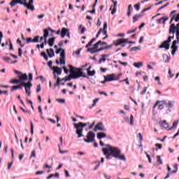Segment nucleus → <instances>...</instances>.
Returning a JSON list of instances; mask_svg holds the SVG:
<instances>
[{"mask_svg":"<svg viewBox=\"0 0 179 179\" xmlns=\"http://www.w3.org/2000/svg\"><path fill=\"white\" fill-rule=\"evenodd\" d=\"M102 152L108 160H110L112 156L115 159L127 162V157H125V155L121 154V150L118 147H114L108 144L106 145V148L102 149Z\"/></svg>","mask_w":179,"mask_h":179,"instance_id":"obj_1","label":"nucleus"},{"mask_svg":"<svg viewBox=\"0 0 179 179\" xmlns=\"http://www.w3.org/2000/svg\"><path fill=\"white\" fill-rule=\"evenodd\" d=\"M69 68L70 69V73L68 77L66 76L64 78L62 79V82L63 80H65V82H69L71 79H79V78H88L85 73H83L82 71H83V69L82 68H76L73 67L71 64H69Z\"/></svg>","mask_w":179,"mask_h":179,"instance_id":"obj_2","label":"nucleus"},{"mask_svg":"<svg viewBox=\"0 0 179 179\" xmlns=\"http://www.w3.org/2000/svg\"><path fill=\"white\" fill-rule=\"evenodd\" d=\"M17 3H20V5H23L25 8H27V9H28L29 10H31L32 12L35 10L34 5V0H29L28 3L23 2L22 0H13L10 3V6H11V8H13L15 5H17Z\"/></svg>","mask_w":179,"mask_h":179,"instance_id":"obj_3","label":"nucleus"},{"mask_svg":"<svg viewBox=\"0 0 179 179\" xmlns=\"http://www.w3.org/2000/svg\"><path fill=\"white\" fill-rule=\"evenodd\" d=\"M74 128L76 129V134L77 138H83L85 135H83V128L87 126V123L78 122V123H73Z\"/></svg>","mask_w":179,"mask_h":179,"instance_id":"obj_4","label":"nucleus"},{"mask_svg":"<svg viewBox=\"0 0 179 179\" xmlns=\"http://www.w3.org/2000/svg\"><path fill=\"white\" fill-rule=\"evenodd\" d=\"M171 40H174V35L172 36H169L166 41H164L159 46V48H165V50H170V43Z\"/></svg>","mask_w":179,"mask_h":179,"instance_id":"obj_5","label":"nucleus"},{"mask_svg":"<svg viewBox=\"0 0 179 179\" xmlns=\"http://www.w3.org/2000/svg\"><path fill=\"white\" fill-rule=\"evenodd\" d=\"M96 138V134L93 131H89L87 134V139L84 138V142L86 143H91L92 142H94V139Z\"/></svg>","mask_w":179,"mask_h":179,"instance_id":"obj_6","label":"nucleus"},{"mask_svg":"<svg viewBox=\"0 0 179 179\" xmlns=\"http://www.w3.org/2000/svg\"><path fill=\"white\" fill-rule=\"evenodd\" d=\"M60 53V65H65V50L60 48L56 50V54Z\"/></svg>","mask_w":179,"mask_h":179,"instance_id":"obj_7","label":"nucleus"},{"mask_svg":"<svg viewBox=\"0 0 179 179\" xmlns=\"http://www.w3.org/2000/svg\"><path fill=\"white\" fill-rule=\"evenodd\" d=\"M22 85L24 87H25V92L30 97L31 96V91L30 90V89H31V86H33L31 82H28L27 83H22Z\"/></svg>","mask_w":179,"mask_h":179,"instance_id":"obj_8","label":"nucleus"},{"mask_svg":"<svg viewBox=\"0 0 179 179\" xmlns=\"http://www.w3.org/2000/svg\"><path fill=\"white\" fill-rule=\"evenodd\" d=\"M104 78L107 82H113V80H118L120 79V77H117L115 76V73H112L104 76Z\"/></svg>","mask_w":179,"mask_h":179,"instance_id":"obj_9","label":"nucleus"},{"mask_svg":"<svg viewBox=\"0 0 179 179\" xmlns=\"http://www.w3.org/2000/svg\"><path fill=\"white\" fill-rule=\"evenodd\" d=\"M94 131H95V132H97L98 131H103V132H106V131H107V128L104 127L103 123L99 122L96 124Z\"/></svg>","mask_w":179,"mask_h":179,"instance_id":"obj_10","label":"nucleus"},{"mask_svg":"<svg viewBox=\"0 0 179 179\" xmlns=\"http://www.w3.org/2000/svg\"><path fill=\"white\" fill-rule=\"evenodd\" d=\"M161 103H162V104L164 106H165L166 107V108H168V112L170 113L171 111V110H170V108H173V106H174V101H169L167 103V101H161Z\"/></svg>","mask_w":179,"mask_h":179,"instance_id":"obj_11","label":"nucleus"},{"mask_svg":"<svg viewBox=\"0 0 179 179\" xmlns=\"http://www.w3.org/2000/svg\"><path fill=\"white\" fill-rule=\"evenodd\" d=\"M117 1H113V6H111L110 8H109V10H112L111 15H115L117 12Z\"/></svg>","mask_w":179,"mask_h":179,"instance_id":"obj_12","label":"nucleus"},{"mask_svg":"<svg viewBox=\"0 0 179 179\" xmlns=\"http://www.w3.org/2000/svg\"><path fill=\"white\" fill-rule=\"evenodd\" d=\"M143 16H145V14H141V13H140L139 14L135 15L132 17L133 23H136V22H138V20H139L141 17H143Z\"/></svg>","mask_w":179,"mask_h":179,"instance_id":"obj_13","label":"nucleus"},{"mask_svg":"<svg viewBox=\"0 0 179 179\" xmlns=\"http://www.w3.org/2000/svg\"><path fill=\"white\" fill-rule=\"evenodd\" d=\"M167 20H169V17H162L157 20V24H160L162 23V24H166V22H167Z\"/></svg>","mask_w":179,"mask_h":179,"instance_id":"obj_14","label":"nucleus"},{"mask_svg":"<svg viewBox=\"0 0 179 179\" xmlns=\"http://www.w3.org/2000/svg\"><path fill=\"white\" fill-rule=\"evenodd\" d=\"M53 72L54 73H57V75H61L62 73V69L58 66H53Z\"/></svg>","mask_w":179,"mask_h":179,"instance_id":"obj_15","label":"nucleus"},{"mask_svg":"<svg viewBox=\"0 0 179 179\" xmlns=\"http://www.w3.org/2000/svg\"><path fill=\"white\" fill-rule=\"evenodd\" d=\"M46 52L50 58H52V57H55V53L54 52V49H47Z\"/></svg>","mask_w":179,"mask_h":179,"instance_id":"obj_16","label":"nucleus"},{"mask_svg":"<svg viewBox=\"0 0 179 179\" xmlns=\"http://www.w3.org/2000/svg\"><path fill=\"white\" fill-rule=\"evenodd\" d=\"M43 32L44 41L43 43H44V45H45L47 43H48V41H47V37H48V29H44Z\"/></svg>","mask_w":179,"mask_h":179,"instance_id":"obj_17","label":"nucleus"},{"mask_svg":"<svg viewBox=\"0 0 179 179\" xmlns=\"http://www.w3.org/2000/svg\"><path fill=\"white\" fill-rule=\"evenodd\" d=\"M18 78L20 79V82H23V80H27L29 77L27 76V74H23L21 73V75L18 76Z\"/></svg>","mask_w":179,"mask_h":179,"instance_id":"obj_18","label":"nucleus"},{"mask_svg":"<svg viewBox=\"0 0 179 179\" xmlns=\"http://www.w3.org/2000/svg\"><path fill=\"white\" fill-rule=\"evenodd\" d=\"M159 124L162 128H164V129H167V128H169V124L166 120L159 122Z\"/></svg>","mask_w":179,"mask_h":179,"instance_id":"obj_19","label":"nucleus"},{"mask_svg":"<svg viewBox=\"0 0 179 179\" xmlns=\"http://www.w3.org/2000/svg\"><path fill=\"white\" fill-rule=\"evenodd\" d=\"M23 87V83L18 85H14L11 88V92H15V90H19Z\"/></svg>","mask_w":179,"mask_h":179,"instance_id":"obj_20","label":"nucleus"},{"mask_svg":"<svg viewBox=\"0 0 179 179\" xmlns=\"http://www.w3.org/2000/svg\"><path fill=\"white\" fill-rule=\"evenodd\" d=\"M98 139H103V138H107V134L103 132L98 133L96 135Z\"/></svg>","mask_w":179,"mask_h":179,"instance_id":"obj_21","label":"nucleus"},{"mask_svg":"<svg viewBox=\"0 0 179 179\" xmlns=\"http://www.w3.org/2000/svg\"><path fill=\"white\" fill-rule=\"evenodd\" d=\"M55 37H52L48 40V43L50 47H52L54 45V43H55Z\"/></svg>","mask_w":179,"mask_h":179,"instance_id":"obj_22","label":"nucleus"},{"mask_svg":"<svg viewBox=\"0 0 179 179\" xmlns=\"http://www.w3.org/2000/svg\"><path fill=\"white\" fill-rule=\"evenodd\" d=\"M133 10H134V8L132 7V6L131 4L129 5L127 7V16H128V17L131 16V12H132Z\"/></svg>","mask_w":179,"mask_h":179,"instance_id":"obj_23","label":"nucleus"},{"mask_svg":"<svg viewBox=\"0 0 179 179\" xmlns=\"http://www.w3.org/2000/svg\"><path fill=\"white\" fill-rule=\"evenodd\" d=\"M103 36H107V22L103 24V29H102L101 32Z\"/></svg>","mask_w":179,"mask_h":179,"instance_id":"obj_24","label":"nucleus"},{"mask_svg":"<svg viewBox=\"0 0 179 179\" xmlns=\"http://www.w3.org/2000/svg\"><path fill=\"white\" fill-rule=\"evenodd\" d=\"M162 58H163L164 62L165 64H167V63L169 62V61H170V57H169V55H166V54H164V55H162Z\"/></svg>","mask_w":179,"mask_h":179,"instance_id":"obj_25","label":"nucleus"},{"mask_svg":"<svg viewBox=\"0 0 179 179\" xmlns=\"http://www.w3.org/2000/svg\"><path fill=\"white\" fill-rule=\"evenodd\" d=\"M179 43V39H177L176 41H173L172 43V45L171 46V48H178V46H177V44Z\"/></svg>","mask_w":179,"mask_h":179,"instance_id":"obj_26","label":"nucleus"},{"mask_svg":"<svg viewBox=\"0 0 179 179\" xmlns=\"http://www.w3.org/2000/svg\"><path fill=\"white\" fill-rule=\"evenodd\" d=\"M177 125H178V120L173 122L172 127L168 129V131H171V129H174L175 128H177Z\"/></svg>","mask_w":179,"mask_h":179,"instance_id":"obj_27","label":"nucleus"},{"mask_svg":"<svg viewBox=\"0 0 179 179\" xmlns=\"http://www.w3.org/2000/svg\"><path fill=\"white\" fill-rule=\"evenodd\" d=\"M156 159L158 164H163V159H162V157H160V155H157Z\"/></svg>","mask_w":179,"mask_h":179,"instance_id":"obj_28","label":"nucleus"},{"mask_svg":"<svg viewBox=\"0 0 179 179\" xmlns=\"http://www.w3.org/2000/svg\"><path fill=\"white\" fill-rule=\"evenodd\" d=\"M134 66H135V68H142V66H143V64H142V62H135L133 64Z\"/></svg>","mask_w":179,"mask_h":179,"instance_id":"obj_29","label":"nucleus"},{"mask_svg":"<svg viewBox=\"0 0 179 179\" xmlns=\"http://www.w3.org/2000/svg\"><path fill=\"white\" fill-rule=\"evenodd\" d=\"M69 31V29H68L65 27H63V28H62L61 34H64V36H66V34Z\"/></svg>","mask_w":179,"mask_h":179,"instance_id":"obj_30","label":"nucleus"},{"mask_svg":"<svg viewBox=\"0 0 179 179\" xmlns=\"http://www.w3.org/2000/svg\"><path fill=\"white\" fill-rule=\"evenodd\" d=\"M88 52H91V54H95V52H97V49H95L94 48H88L87 50Z\"/></svg>","mask_w":179,"mask_h":179,"instance_id":"obj_31","label":"nucleus"},{"mask_svg":"<svg viewBox=\"0 0 179 179\" xmlns=\"http://www.w3.org/2000/svg\"><path fill=\"white\" fill-rule=\"evenodd\" d=\"M94 41H96V38H92L89 43L88 44L85 46L86 48H89V47H92V44H93V43H94Z\"/></svg>","mask_w":179,"mask_h":179,"instance_id":"obj_32","label":"nucleus"},{"mask_svg":"<svg viewBox=\"0 0 179 179\" xmlns=\"http://www.w3.org/2000/svg\"><path fill=\"white\" fill-rule=\"evenodd\" d=\"M122 38H120V39H117L116 41V43H114V45H115V47L118 46V45H121V44H123L122 43Z\"/></svg>","mask_w":179,"mask_h":179,"instance_id":"obj_33","label":"nucleus"},{"mask_svg":"<svg viewBox=\"0 0 179 179\" xmlns=\"http://www.w3.org/2000/svg\"><path fill=\"white\" fill-rule=\"evenodd\" d=\"M10 83H12L13 85H17V83H20V80L17 79H13L10 80Z\"/></svg>","mask_w":179,"mask_h":179,"instance_id":"obj_34","label":"nucleus"},{"mask_svg":"<svg viewBox=\"0 0 179 179\" xmlns=\"http://www.w3.org/2000/svg\"><path fill=\"white\" fill-rule=\"evenodd\" d=\"M33 43H39L40 42V36H36L32 39Z\"/></svg>","mask_w":179,"mask_h":179,"instance_id":"obj_35","label":"nucleus"},{"mask_svg":"<svg viewBox=\"0 0 179 179\" xmlns=\"http://www.w3.org/2000/svg\"><path fill=\"white\" fill-rule=\"evenodd\" d=\"M134 9H136L137 12H139V10H141V3H138L137 4H135Z\"/></svg>","mask_w":179,"mask_h":179,"instance_id":"obj_36","label":"nucleus"},{"mask_svg":"<svg viewBox=\"0 0 179 179\" xmlns=\"http://www.w3.org/2000/svg\"><path fill=\"white\" fill-rule=\"evenodd\" d=\"M87 75L89 76H94V75H96V71L95 70H93L92 71H87Z\"/></svg>","mask_w":179,"mask_h":179,"instance_id":"obj_37","label":"nucleus"},{"mask_svg":"<svg viewBox=\"0 0 179 179\" xmlns=\"http://www.w3.org/2000/svg\"><path fill=\"white\" fill-rule=\"evenodd\" d=\"M41 56L43 57L44 59H45V61H48V57H47V54H45V52H42L41 53Z\"/></svg>","mask_w":179,"mask_h":179,"instance_id":"obj_38","label":"nucleus"},{"mask_svg":"<svg viewBox=\"0 0 179 179\" xmlns=\"http://www.w3.org/2000/svg\"><path fill=\"white\" fill-rule=\"evenodd\" d=\"M99 100H100L99 98H96L93 101V104L92 105V106H90V108H93V107H94L96 106V103H97V101H99Z\"/></svg>","mask_w":179,"mask_h":179,"instance_id":"obj_39","label":"nucleus"},{"mask_svg":"<svg viewBox=\"0 0 179 179\" xmlns=\"http://www.w3.org/2000/svg\"><path fill=\"white\" fill-rule=\"evenodd\" d=\"M174 34H176V40H179V29H174Z\"/></svg>","mask_w":179,"mask_h":179,"instance_id":"obj_40","label":"nucleus"},{"mask_svg":"<svg viewBox=\"0 0 179 179\" xmlns=\"http://www.w3.org/2000/svg\"><path fill=\"white\" fill-rule=\"evenodd\" d=\"M145 153L146 157H147L148 159V162H149L150 164H151V163H152V157H150V155H149V154H148L147 152H145Z\"/></svg>","mask_w":179,"mask_h":179,"instance_id":"obj_41","label":"nucleus"},{"mask_svg":"<svg viewBox=\"0 0 179 179\" xmlns=\"http://www.w3.org/2000/svg\"><path fill=\"white\" fill-rule=\"evenodd\" d=\"M61 82H62V80L61 78H58V80H57L56 83L54 84L55 87L59 86V85H61Z\"/></svg>","mask_w":179,"mask_h":179,"instance_id":"obj_42","label":"nucleus"},{"mask_svg":"<svg viewBox=\"0 0 179 179\" xmlns=\"http://www.w3.org/2000/svg\"><path fill=\"white\" fill-rule=\"evenodd\" d=\"M152 6H150L146 8H144V9L141 12V14H144V13H143L144 12H146V11H148V10H150L152 9Z\"/></svg>","mask_w":179,"mask_h":179,"instance_id":"obj_43","label":"nucleus"},{"mask_svg":"<svg viewBox=\"0 0 179 179\" xmlns=\"http://www.w3.org/2000/svg\"><path fill=\"white\" fill-rule=\"evenodd\" d=\"M155 80L156 82H157V83H158V85H159V86H162V83L160 82V77H159V76L155 77Z\"/></svg>","mask_w":179,"mask_h":179,"instance_id":"obj_44","label":"nucleus"},{"mask_svg":"<svg viewBox=\"0 0 179 179\" xmlns=\"http://www.w3.org/2000/svg\"><path fill=\"white\" fill-rule=\"evenodd\" d=\"M169 5H170V3H166L165 5L162 6V7L158 8L157 12H159V10H162V9H164V8H167V6H169Z\"/></svg>","mask_w":179,"mask_h":179,"instance_id":"obj_45","label":"nucleus"},{"mask_svg":"<svg viewBox=\"0 0 179 179\" xmlns=\"http://www.w3.org/2000/svg\"><path fill=\"white\" fill-rule=\"evenodd\" d=\"M100 43H101V41H99L96 43H95L93 46V48L97 50V48H99V45H100Z\"/></svg>","mask_w":179,"mask_h":179,"instance_id":"obj_46","label":"nucleus"},{"mask_svg":"<svg viewBox=\"0 0 179 179\" xmlns=\"http://www.w3.org/2000/svg\"><path fill=\"white\" fill-rule=\"evenodd\" d=\"M172 50L171 54L172 55H174L176 52H177V50H178V48H171Z\"/></svg>","mask_w":179,"mask_h":179,"instance_id":"obj_47","label":"nucleus"},{"mask_svg":"<svg viewBox=\"0 0 179 179\" xmlns=\"http://www.w3.org/2000/svg\"><path fill=\"white\" fill-rule=\"evenodd\" d=\"M31 124V134L33 135L34 134V126L33 125V122H30Z\"/></svg>","mask_w":179,"mask_h":179,"instance_id":"obj_48","label":"nucleus"},{"mask_svg":"<svg viewBox=\"0 0 179 179\" xmlns=\"http://www.w3.org/2000/svg\"><path fill=\"white\" fill-rule=\"evenodd\" d=\"M139 50H141V46H137L131 48V51H138Z\"/></svg>","mask_w":179,"mask_h":179,"instance_id":"obj_49","label":"nucleus"},{"mask_svg":"<svg viewBox=\"0 0 179 179\" xmlns=\"http://www.w3.org/2000/svg\"><path fill=\"white\" fill-rule=\"evenodd\" d=\"M56 101H57V103H65V99H57Z\"/></svg>","mask_w":179,"mask_h":179,"instance_id":"obj_50","label":"nucleus"},{"mask_svg":"<svg viewBox=\"0 0 179 179\" xmlns=\"http://www.w3.org/2000/svg\"><path fill=\"white\" fill-rule=\"evenodd\" d=\"M130 125H134V115H130Z\"/></svg>","mask_w":179,"mask_h":179,"instance_id":"obj_51","label":"nucleus"},{"mask_svg":"<svg viewBox=\"0 0 179 179\" xmlns=\"http://www.w3.org/2000/svg\"><path fill=\"white\" fill-rule=\"evenodd\" d=\"M107 59H106V57H102L99 60L98 64H101L102 62H106Z\"/></svg>","mask_w":179,"mask_h":179,"instance_id":"obj_52","label":"nucleus"},{"mask_svg":"<svg viewBox=\"0 0 179 179\" xmlns=\"http://www.w3.org/2000/svg\"><path fill=\"white\" fill-rule=\"evenodd\" d=\"M59 153H61L62 155H64V153H68V151H66V150H61V145H59Z\"/></svg>","mask_w":179,"mask_h":179,"instance_id":"obj_53","label":"nucleus"},{"mask_svg":"<svg viewBox=\"0 0 179 179\" xmlns=\"http://www.w3.org/2000/svg\"><path fill=\"white\" fill-rule=\"evenodd\" d=\"M120 83H122V82H125V83H126V85H129V80H128V78H127L124 79V80H120Z\"/></svg>","mask_w":179,"mask_h":179,"instance_id":"obj_54","label":"nucleus"},{"mask_svg":"<svg viewBox=\"0 0 179 179\" xmlns=\"http://www.w3.org/2000/svg\"><path fill=\"white\" fill-rule=\"evenodd\" d=\"M135 31H136V28H135L134 29L128 31L127 32V34H132V33H135Z\"/></svg>","mask_w":179,"mask_h":179,"instance_id":"obj_55","label":"nucleus"},{"mask_svg":"<svg viewBox=\"0 0 179 179\" xmlns=\"http://www.w3.org/2000/svg\"><path fill=\"white\" fill-rule=\"evenodd\" d=\"M36 92L37 93L41 92V85H38L36 87Z\"/></svg>","mask_w":179,"mask_h":179,"instance_id":"obj_56","label":"nucleus"},{"mask_svg":"<svg viewBox=\"0 0 179 179\" xmlns=\"http://www.w3.org/2000/svg\"><path fill=\"white\" fill-rule=\"evenodd\" d=\"M31 157H36V150H33L31 153L30 155V159H31Z\"/></svg>","mask_w":179,"mask_h":179,"instance_id":"obj_57","label":"nucleus"},{"mask_svg":"<svg viewBox=\"0 0 179 179\" xmlns=\"http://www.w3.org/2000/svg\"><path fill=\"white\" fill-rule=\"evenodd\" d=\"M146 90H148V87H145L144 90L140 92V94L143 95L145 93H146Z\"/></svg>","mask_w":179,"mask_h":179,"instance_id":"obj_58","label":"nucleus"},{"mask_svg":"<svg viewBox=\"0 0 179 179\" xmlns=\"http://www.w3.org/2000/svg\"><path fill=\"white\" fill-rule=\"evenodd\" d=\"M3 59L5 61V62H9V61H10V58L8 57H3Z\"/></svg>","mask_w":179,"mask_h":179,"instance_id":"obj_59","label":"nucleus"},{"mask_svg":"<svg viewBox=\"0 0 179 179\" xmlns=\"http://www.w3.org/2000/svg\"><path fill=\"white\" fill-rule=\"evenodd\" d=\"M26 41H27V44H29L30 43H33V39L31 38H27L26 39Z\"/></svg>","mask_w":179,"mask_h":179,"instance_id":"obj_60","label":"nucleus"},{"mask_svg":"<svg viewBox=\"0 0 179 179\" xmlns=\"http://www.w3.org/2000/svg\"><path fill=\"white\" fill-rule=\"evenodd\" d=\"M164 108V105L163 104V103L159 105L158 110H163Z\"/></svg>","mask_w":179,"mask_h":179,"instance_id":"obj_61","label":"nucleus"},{"mask_svg":"<svg viewBox=\"0 0 179 179\" xmlns=\"http://www.w3.org/2000/svg\"><path fill=\"white\" fill-rule=\"evenodd\" d=\"M175 17V22H179V14L174 15Z\"/></svg>","mask_w":179,"mask_h":179,"instance_id":"obj_62","label":"nucleus"},{"mask_svg":"<svg viewBox=\"0 0 179 179\" xmlns=\"http://www.w3.org/2000/svg\"><path fill=\"white\" fill-rule=\"evenodd\" d=\"M80 30L81 34H85V31H86V27H83Z\"/></svg>","mask_w":179,"mask_h":179,"instance_id":"obj_63","label":"nucleus"},{"mask_svg":"<svg viewBox=\"0 0 179 179\" xmlns=\"http://www.w3.org/2000/svg\"><path fill=\"white\" fill-rule=\"evenodd\" d=\"M156 148H158V149H162L163 145L162 144L157 143L155 144Z\"/></svg>","mask_w":179,"mask_h":179,"instance_id":"obj_64","label":"nucleus"}]
</instances>
